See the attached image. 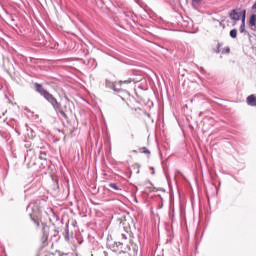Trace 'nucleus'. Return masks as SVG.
<instances>
[{
	"instance_id": "obj_1",
	"label": "nucleus",
	"mask_w": 256,
	"mask_h": 256,
	"mask_svg": "<svg viewBox=\"0 0 256 256\" xmlns=\"http://www.w3.org/2000/svg\"><path fill=\"white\" fill-rule=\"evenodd\" d=\"M72 104L73 102H71L69 98H67V101L65 102L63 107L61 108V103L58 102V109H54V111L57 115L59 114L62 115L64 119H69V116L67 115V113H73V109H71Z\"/></svg>"
},
{
	"instance_id": "obj_2",
	"label": "nucleus",
	"mask_w": 256,
	"mask_h": 256,
	"mask_svg": "<svg viewBox=\"0 0 256 256\" xmlns=\"http://www.w3.org/2000/svg\"><path fill=\"white\" fill-rule=\"evenodd\" d=\"M243 15H244V19L246 18L247 15V10H241V8H236L231 10V12L229 13V17L230 19H232V21H243Z\"/></svg>"
},
{
	"instance_id": "obj_3",
	"label": "nucleus",
	"mask_w": 256,
	"mask_h": 256,
	"mask_svg": "<svg viewBox=\"0 0 256 256\" xmlns=\"http://www.w3.org/2000/svg\"><path fill=\"white\" fill-rule=\"evenodd\" d=\"M49 241V226H47L45 223H42V230H41V237L40 242L42 247H47Z\"/></svg>"
},
{
	"instance_id": "obj_4",
	"label": "nucleus",
	"mask_w": 256,
	"mask_h": 256,
	"mask_svg": "<svg viewBox=\"0 0 256 256\" xmlns=\"http://www.w3.org/2000/svg\"><path fill=\"white\" fill-rule=\"evenodd\" d=\"M43 97H44V99H46V101H48V103H50V105H52L54 110L59 109V101H57V98H55V96H53V94L48 92Z\"/></svg>"
},
{
	"instance_id": "obj_5",
	"label": "nucleus",
	"mask_w": 256,
	"mask_h": 256,
	"mask_svg": "<svg viewBox=\"0 0 256 256\" xmlns=\"http://www.w3.org/2000/svg\"><path fill=\"white\" fill-rule=\"evenodd\" d=\"M25 161H28V163H32V165H35V161H37V155H35V150H27V153L25 155Z\"/></svg>"
},
{
	"instance_id": "obj_6",
	"label": "nucleus",
	"mask_w": 256,
	"mask_h": 256,
	"mask_svg": "<svg viewBox=\"0 0 256 256\" xmlns=\"http://www.w3.org/2000/svg\"><path fill=\"white\" fill-rule=\"evenodd\" d=\"M33 85L36 93H39V95H41L42 97H44L49 92L40 83L36 82Z\"/></svg>"
},
{
	"instance_id": "obj_7",
	"label": "nucleus",
	"mask_w": 256,
	"mask_h": 256,
	"mask_svg": "<svg viewBox=\"0 0 256 256\" xmlns=\"http://www.w3.org/2000/svg\"><path fill=\"white\" fill-rule=\"evenodd\" d=\"M246 103L249 107H256V96L255 94H251L246 98Z\"/></svg>"
},
{
	"instance_id": "obj_8",
	"label": "nucleus",
	"mask_w": 256,
	"mask_h": 256,
	"mask_svg": "<svg viewBox=\"0 0 256 256\" xmlns=\"http://www.w3.org/2000/svg\"><path fill=\"white\" fill-rule=\"evenodd\" d=\"M29 215H30L31 221H33V223H35L36 227L39 229V227H41V223L39 222V218L34 216L33 213H30Z\"/></svg>"
},
{
	"instance_id": "obj_9",
	"label": "nucleus",
	"mask_w": 256,
	"mask_h": 256,
	"mask_svg": "<svg viewBox=\"0 0 256 256\" xmlns=\"http://www.w3.org/2000/svg\"><path fill=\"white\" fill-rule=\"evenodd\" d=\"M249 25L250 27L256 26V14H252L249 19Z\"/></svg>"
},
{
	"instance_id": "obj_10",
	"label": "nucleus",
	"mask_w": 256,
	"mask_h": 256,
	"mask_svg": "<svg viewBox=\"0 0 256 256\" xmlns=\"http://www.w3.org/2000/svg\"><path fill=\"white\" fill-rule=\"evenodd\" d=\"M108 187L110 189H113L114 191H121V187H119V185H117L116 183H109Z\"/></svg>"
},
{
	"instance_id": "obj_11",
	"label": "nucleus",
	"mask_w": 256,
	"mask_h": 256,
	"mask_svg": "<svg viewBox=\"0 0 256 256\" xmlns=\"http://www.w3.org/2000/svg\"><path fill=\"white\" fill-rule=\"evenodd\" d=\"M239 31L240 33H245V13L243 14V19H242V23L240 25V28H239Z\"/></svg>"
},
{
	"instance_id": "obj_12",
	"label": "nucleus",
	"mask_w": 256,
	"mask_h": 256,
	"mask_svg": "<svg viewBox=\"0 0 256 256\" xmlns=\"http://www.w3.org/2000/svg\"><path fill=\"white\" fill-rule=\"evenodd\" d=\"M130 83H133V80L131 78H129L128 80H120L118 82L119 85H129Z\"/></svg>"
},
{
	"instance_id": "obj_13",
	"label": "nucleus",
	"mask_w": 256,
	"mask_h": 256,
	"mask_svg": "<svg viewBox=\"0 0 256 256\" xmlns=\"http://www.w3.org/2000/svg\"><path fill=\"white\" fill-rule=\"evenodd\" d=\"M140 152L144 153V155H148V157L151 155V151H149L147 147L140 148Z\"/></svg>"
},
{
	"instance_id": "obj_14",
	"label": "nucleus",
	"mask_w": 256,
	"mask_h": 256,
	"mask_svg": "<svg viewBox=\"0 0 256 256\" xmlns=\"http://www.w3.org/2000/svg\"><path fill=\"white\" fill-rule=\"evenodd\" d=\"M230 37H232V39H237V29H232L230 31Z\"/></svg>"
},
{
	"instance_id": "obj_15",
	"label": "nucleus",
	"mask_w": 256,
	"mask_h": 256,
	"mask_svg": "<svg viewBox=\"0 0 256 256\" xmlns=\"http://www.w3.org/2000/svg\"><path fill=\"white\" fill-rule=\"evenodd\" d=\"M231 53V48L229 46L223 48L222 55H229Z\"/></svg>"
},
{
	"instance_id": "obj_16",
	"label": "nucleus",
	"mask_w": 256,
	"mask_h": 256,
	"mask_svg": "<svg viewBox=\"0 0 256 256\" xmlns=\"http://www.w3.org/2000/svg\"><path fill=\"white\" fill-rule=\"evenodd\" d=\"M64 232H65V236H64L65 240L69 241V226L65 227Z\"/></svg>"
},
{
	"instance_id": "obj_17",
	"label": "nucleus",
	"mask_w": 256,
	"mask_h": 256,
	"mask_svg": "<svg viewBox=\"0 0 256 256\" xmlns=\"http://www.w3.org/2000/svg\"><path fill=\"white\" fill-rule=\"evenodd\" d=\"M221 43L217 44V49H216V53H221Z\"/></svg>"
},
{
	"instance_id": "obj_18",
	"label": "nucleus",
	"mask_w": 256,
	"mask_h": 256,
	"mask_svg": "<svg viewBox=\"0 0 256 256\" xmlns=\"http://www.w3.org/2000/svg\"><path fill=\"white\" fill-rule=\"evenodd\" d=\"M193 5H199L201 3V0H192Z\"/></svg>"
},
{
	"instance_id": "obj_19",
	"label": "nucleus",
	"mask_w": 256,
	"mask_h": 256,
	"mask_svg": "<svg viewBox=\"0 0 256 256\" xmlns=\"http://www.w3.org/2000/svg\"><path fill=\"white\" fill-rule=\"evenodd\" d=\"M121 237H122V239H124V241H127V234L122 233V234H121Z\"/></svg>"
},
{
	"instance_id": "obj_20",
	"label": "nucleus",
	"mask_w": 256,
	"mask_h": 256,
	"mask_svg": "<svg viewBox=\"0 0 256 256\" xmlns=\"http://www.w3.org/2000/svg\"><path fill=\"white\" fill-rule=\"evenodd\" d=\"M200 73H202V75H205V68L201 67L200 68Z\"/></svg>"
},
{
	"instance_id": "obj_21",
	"label": "nucleus",
	"mask_w": 256,
	"mask_h": 256,
	"mask_svg": "<svg viewBox=\"0 0 256 256\" xmlns=\"http://www.w3.org/2000/svg\"><path fill=\"white\" fill-rule=\"evenodd\" d=\"M113 91H115L116 93H119V91H121V89H117V88L113 87Z\"/></svg>"
},
{
	"instance_id": "obj_22",
	"label": "nucleus",
	"mask_w": 256,
	"mask_h": 256,
	"mask_svg": "<svg viewBox=\"0 0 256 256\" xmlns=\"http://www.w3.org/2000/svg\"><path fill=\"white\" fill-rule=\"evenodd\" d=\"M31 206H32V204H29V205H28L27 211H29V209H33Z\"/></svg>"
},
{
	"instance_id": "obj_23",
	"label": "nucleus",
	"mask_w": 256,
	"mask_h": 256,
	"mask_svg": "<svg viewBox=\"0 0 256 256\" xmlns=\"http://www.w3.org/2000/svg\"><path fill=\"white\" fill-rule=\"evenodd\" d=\"M11 21H15V19H14V18H12V19H11Z\"/></svg>"
},
{
	"instance_id": "obj_24",
	"label": "nucleus",
	"mask_w": 256,
	"mask_h": 256,
	"mask_svg": "<svg viewBox=\"0 0 256 256\" xmlns=\"http://www.w3.org/2000/svg\"><path fill=\"white\" fill-rule=\"evenodd\" d=\"M134 153H137V151H136V150H134Z\"/></svg>"
},
{
	"instance_id": "obj_25",
	"label": "nucleus",
	"mask_w": 256,
	"mask_h": 256,
	"mask_svg": "<svg viewBox=\"0 0 256 256\" xmlns=\"http://www.w3.org/2000/svg\"><path fill=\"white\" fill-rule=\"evenodd\" d=\"M151 169H152V171H153V169H155V168L151 167Z\"/></svg>"
}]
</instances>
